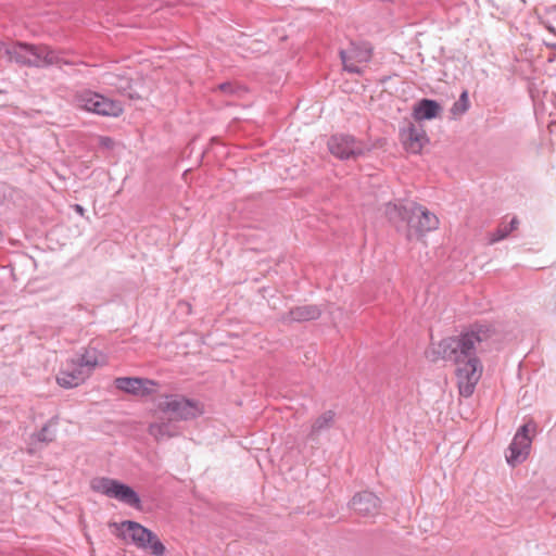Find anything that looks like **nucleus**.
Here are the masks:
<instances>
[{"instance_id":"obj_1","label":"nucleus","mask_w":556,"mask_h":556,"mask_svg":"<svg viewBox=\"0 0 556 556\" xmlns=\"http://www.w3.org/2000/svg\"><path fill=\"white\" fill-rule=\"evenodd\" d=\"M492 334L493 330L489 326L476 324L459 336L445 338L437 346L432 345L426 351V357L433 363L439 359L453 362L456 365L459 394L469 397L483 369L477 351Z\"/></svg>"},{"instance_id":"obj_2","label":"nucleus","mask_w":556,"mask_h":556,"mask_svg":"<svg viewBox=\"0 0 556 556\" xmlns=\"http://www.w3.org/2000/svg\"><path fill=\"white\" fill-rule=\"evenodd\" d=\"M384 213L391 223H406L409 230H415L419 236L432 231L439 226V218L414 201L389 202L386 204Z\"/></svg>"},{"instance_id":"obj_3","label":"nucleus","mask_w":556,"mask_h":556,"mask_svg":"<svg viewBox=\"0 0 556 556\" xmlns=\"http://www.w3.org/2000/svg\"><path fill=\"white\" fill-rule=\"evenodd\" d=\"M109 527L113 529V534L116 538L125 542H130L140 549L150 551L154 556H163L166 552V547L160 541L159 536L137 521H112L109 522Z\"/></svg>"},{"instance_id":"obj_4","label":"nucleus","mask_w":556,"mask_h":556,"mask_svg":"<svg viewBox=\"0 0 556 556\" xmlns=\"http://www.w3.org/2000/svg\"><path fill=\"white\" fill-rule=\"evenodd\" d=\"M10 61L21 66L45 67L58 65L61 62L58 53L45 45H31L16 41L5 49Z\"/></svg>"},{"instance_id":"obj_5","label":"nucleus","mask_w":556,"mask_h":556,"mask_svg":"<svg viewBox=\"0 0 556 556\" xmlns=\"http://www.w3.org/2000/svg\"><path fill=\"white\" fill-rule=\"evenodd\" d=\"M73 104L80 110L102 116L117 117L124 112L119 101L109 99L89 89L76 91L73 96Z\"/></svg>"},{"instance_id":"obj_6","label":"nucleus","mask_w":556,"mask_h":556,"mask_svg":"<svg viewBox=\"0 0 556 556\" xmlns=\"http://www.w3.org/2000/svg\"><path fill=\"white\" fill-rule=\"evenodd\" d=\"M327 147L329 152L341 161L357 160L365 156L374 148L370 143L349 134L332 135L327 141Z\"/></svg>"},{"instance_id":"obj_7","label":"nucleus","mask_w":556,"mask_h":556,"mask_svg":"<svg viewBox=\"0 0 556 556\" xmlns=\"http://www.w3.org/2000/svg\"><path fill=\"white\" fill-rule=\"evenodd\" d=\"M92 491L115 498L130 507L141 509V501L137 492L129 485L112 478L101 477L91 480Z\"/></svg>"},{"instance_id":"obj_8","label":"nucleus","mask_w":556,"mask_h":556,"mask_svg":"<svg viewBox=\"0 0 556 556\" xmlns=\"http://www.w3.org/2000/svg\"><path fill=\"white\" fill-rule=\"evenodd\" d=\"M160 412L169 416L172 420H190L202 414L200 403L180 394L164 395L157 403Z\"/></svg>"},{"instance_id":"obj_9","label":"nucleus","mask_w":556,"mask_h":556,"mask_svg":"<svg viewBox=\"0 0 556 556\" xmlns=\"http://www.w3.org/2000/svg\"><path fill=\"white\" fill-rule=\"evenodd\" d=\"M400 136L405 150L415 154L419 153L425 144L429 142L421 124L409 123L406 128L401 130Z\"/></svg>"},{"instance_id":"obj_10","label":"nucleus","mask_w":556,"mask_h":556,"mask_svg":"<svg viewBox=\"0 0 556 556\" xmlns=\"http://www.w3.org/2000/svg\"><path fill=\"white\" fill-rule=\"evenodd\" d=\"M114 384L121 391L140 396L151 394L156 386L153 380L138 377H119L114 380Z\"/></svg>"},{"instance_id":"obj_11","label":"nucleus","mask_w":556,"mask_h":556,"mask_svg":"<svg viewBox=\"0 0 556 556\" xmlns=\"http://www.w3.org/2000/svg\"><path fill=\"white\" fill-rule=\"evenodd\" d=\"M89 376L88 368H83L73 359L59 372L56 382L63 388L71 389L81 384Z\"/></svg>"},{"instance_id":"obj_12","label":"nucleus","mask_w":556,"mask_h":556,"mask_svg":"<svg viewBox=\"0 0 556 556\" xmlns=\"http://www.w3.org/2000/svg\"><path fill=\"white\" fill-rule=\"evenodd\" d=\"M351 508L361 516L369 517L378 514L380 508L379 497L369 491L356 493L351 502Z\"/></svg>"},{"instance_id":"obj_13","label":"nucleus","mask_w":556,"mask_h":556,"mask_svg":"<svg viewBox=\"0 0 556 556\" xmlns=\"http://www.w3.org/2000/svg\"><path fill=\"white\" fill-rule=\"evenodd\" d=\"M532 439H523L515 435L506 454L507 463L515 467L526 460L531 448Z\"/></svg>"},{"instance_id":"obj_14","label":"nucleus","mask_w":556,"mask_h":556,"mask_svg":"<svg viewBox=\"0 0 556 556\" xmlns=\"http://www.w3.org/2000/svg\"><path fill=\"white\" fill-rule=\"evenodd\" d=\"M320 315L321 309L319 306L314 304H307L291 308L283 317V320L303 323L318 319Z\"/></svg>"},{"instance_id":"obj_15","label":"nucleus","mask_w":556,"mask_h":556,"mask_svg":"<svg viewBox=\"0 0 556 556\" xmlns=\"http://www.w3.org/2000/svg\"><path fill=\"white\" fill-rule=\"evenodd\" d=\"M337 414L334 410L329 409L319 415L312 424L307 438L312 441L334 426Z\"/></svg>"},{"instance_id":"obj_16","label":"nucleus","mask_w":556,"mask_h":556,"mask_svg":"<svg viewBox=\"0 0 556 556\" xmlns=\"http://www.w3.org/2000/svg\"><path fill=\"white\" fill-rule=\"evenodd\" d=\"M441 112V105L431 99L420 100L414 108L413 116L416 121L435 118Z\"/></svg>"},{"instance_id":"obj_17","label":"nucleus","mask_w":556,"mask_h":556,"mask_svg":"<svg viewBox=\"0 0 556 556\" xmlns=\"http://www.w3.org/2000/svg\"><path fill=\"white\" fill-rule=\"evenodd\" d=\"M106 84L115 88L121 94L127 96L131 100L141 98L139 93L132 91L131 79L126 76L108 74Z\"/></svg>"},{"instance_id":"obj_18","label":"nucleus","mask_w":556,"mask_h":556,"mask_svg":"<svg viewBox=\"0 0 556 556\" xmlns=\"http://www.w3.org/2000/svg\"><path fill=\"white\" fill-rule=\"evenodd\" d=\"M349 53L348 59L351 61H355L357 63L368 62L371 58V49L370 48H359L354 45L351 46L350 49L344 50Z\"/></svg>"},{"instance_id":"obj_19","label":"nucleus","mask_w":556,"mask_h":556,"mask_svg":"<svg viewBox=\"0 0 556 556\" xmlns=\"http://www.w3.org/2000/svg\"><path fill=\"white\" fill-rule=\"evenodd\" d=\"M470 102L468 97V91L464 90L458 100L454 102V104L451 108V113L455 116L463 115L469 110Z\"/></svg>"},{"instance_id":"obj_20","label":"nucleus","mask_w":556,"mask_h":556,"mask_svg":"<svg viewBox=\"0 0 556 556\" xmlns=\"http://www.w3.org/2000/svg\"><path fill=\"white\" fill-rule=\"evenodd\" d=\"M52 425H56L53 419L49 420L34 437L38 442L50 443L55 439V432L51 429Z\"/></svg>"},{"instance_id":"obj_21","label":"nucleus","mask_w":556,"mask_h":556,"mask_svg":"<svg viewBox=\"0 0 556 556\" xmlns=\"http://www.w3.org/2000/svg\"><path fill=\"white\" fill-rule=\"evenodd\" d=\"M149 433L157 441L165 437H172L169 432V425L167 422H154L149 426Z\"/></svg>"},{"instance_id":"obj_22","label":"nucleus","mask_w":556,"mask_h":556,"mask_svg":"<svg viewBox=\"0 0 556 556\" xmlns=\"http://www.w3.org/2000/svg\"><path fill=\"white\" fill-rule=\"evenodd\" d=\"M77 365H81L83 368H88L89 375L98 365V359L96 356L89 355L88 352L74 359Z\"/></svg>"},{"instance_id":"obj_23","label":"nucleus","mask_w":556,"mask_h":556,"mask_svg":"<svg viewBox=\"0 0 556 556\" xmlns=\"http://www.w3.org/2000/svg\"><path fill=\"white\" fill-rule=\"evenodd\" d=\"M217 88L223 93H226V94H237L239 97L247 92L245 88H243L241 86H237V85H235L232 83L219 84Z\"/></svg>"},{"instance_id":"obj_24","label":"nucleus","mask_w":556,"mask_h":556,"mask_svg":"<svg viewBox=\"0 0 556 556\" xmlns=\"http://www.w3.org/2000/svg\"><path fill=\"white\" fill-rule=\"evenodd\" d=\"M511 231L508 230L507 225L504 223H501L496 230L490 235L489 243L493 244L495 242H498L509 236Z\"/></svg>"},{"instance_id":"obj_25","label":"nucleus","mask_w":556,"mask_h":556,"mask_svg":"<svg viewBox=\"0 0 556 556\" xmlns=\"http://www.w3.org/2000/svg\"><path fill=\"white\" fill-rule=\"evenodd\" d=\"M349 56V53L345 52L344 50H341L340 51V59L342 61V64H343V68L349 72V73H353V74H361L362 73V70L361 67H358L356 64H355V61H351L348 59Z\"/></svg>"},{"instance_id":"obj_26","label":"nucleus","mask_w":556,"mask_h":556,"mask_svg":"<svg viewBox=\"0 0 556 556\" xmlns=\"http://www.w3.org/2000/svg\"><path fill=\"white\" fill-rule=\"evenodd\" d=\"M535 431H536V424L533 420H529L517 430L515 435L523 438V439H531L529 433L535 432Z\"/></svg>"},{"instance_id":"obj_27","label":"nucleus","mask_w":556,"mask_h":556,"mask_svg":"<svg viewBox=\"0 0 556 556\" xmlns=\"http://www.w3.org/2000/svg\"><path fill=\"white\" fill-rule=\"evenodd\" d=\"M99 143L102 148L112 149L114 147V140L110 137L102 136L99 138Z\"/></svg>"},{"instance_id":"obj_28","label":"nucleus","mask_w":556,"mask_h":556,"mask_svg":"<svg viewBox=\"0 0 556 556\" xmlns=\"http://www.w3.org/2000/svg\"><path fill=\"white\" fill-rule=\"evenodd\" d=\"M506 225H507L508 230L514 231L519 226V219L517 217H513L511 220Z\"/></svg>"},{"instance_id":"obj_29","label":"nucleus","mask_w":556,"mask_h":556,"mask_svg":"<svg viewBox=\"0 0 556 556\" xmlns=\"http://www.w3.org/2000/svg\"><path fill=\"white\" fill-rule=\"evenodd\" d=\"M74 211L79 214L80 216L85 215L86 210L80 204H74L73 205Z\"/></svg>"},{"instance_id":"obj_30","label":"nucleus","mask_w":556,"mask_h":556,"mask_svg":"<svg viewBox=\"0 0 556 556\" xmlns=\"http://www.w3.org/2000/svg\"><path fill=\"white\" fill-rule=\"evenodd\" d=\"M549 305H551V311L553 313H556V294L552 298Z\"/></svg>"},{"instance_id":"obj_31","label":"nucleus","mask_w":556,"mask_h":556,"mask_svg":"<svg viewBox=\"0 0 556 556\" xmlns=\"http://www.w3.org/2000/svg\"><path fill=\"white\" fill-rule=\"evenodd\" d=\"M548 46L552 47V48H556V45H554V43H551Z\"/></svg>"}]
</instances>
